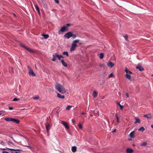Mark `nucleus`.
Segmentation results:
<instances>
[{"label":"nucleus","mask_w":153,"mask_h":153,"mask_svg":"<svg viewBox=\"0 0 153 153\" xmlns=\"http://www.w3.org/2000/svg\"><path fill=\"white\" fill-rule=\"evenodd\" d=\"M55 88L59 92L63 93L65 92L64 88L60 84L57 83L55 85Z\"/></svg>","instance_id":"1"},{"label":"nucleus","mask_w":153,"mask_h":153,"mask_svg":"<svg viewBox=\"0 0 153 153\" xmlns=\"http://www.w3.org/2000/svg\"><path fill=\"white\" fill-rule=\"evenodd\" d=\"M79 41V39H76L74 41L72 44V46L70 50L71 52L74 51L76 47L77 46L76 44L78 43Z\"/></svg>","instance_id":"2"},{"label":"nucleus","mask_w":153,"mask_h":153,"mask_svg":"<svg viewBox=\"0 0 153 153\" xmlns=\"http://www.w3.org/2000/svg\"><path fill=\"white\" fill-rule=\"evenodd\" d=\"M28 69L29 70V74L30 76H35L36 74L34 73L33 70L31 69L30 67L28 66H27Z\"/></svg>","instance_id":"3"},{"label":"nucleus","mask_w":153,"mask_h":153,"mask_svg":"<svg viewBox=\"0 0 153 153\" xmlns=\"http://www.w3.org/2000/svg\"><path fill=\"white\" fill-rule=\"evenodd\" d=\"M72 33L71 32H69L66 33L64 35V36L66 38L68 39L70 37H72Z\"/></svg>","instance_id":"4"},{"label":"nucleus","mask_w":153,"mask_h":153,"mask_svg":"<svg viewBox=\"0 0 153 153\" xmlns=\"http://www.w3.org/2000/svg\"><path fill=\"white\" fill-rule=\"evenodd\" d=\"M66 26H64L62 27L61 28L60 30H59L58 33L59 34H60L61 33V32H65L66 30Z\"/></svg>","instance_id":"5"},{"label":"nucleus","mask_w":153,"mask_h":153,"mask_svg":"<svg viewBox=\"0 0 153 153\" xmlns=\"http://www.w3.org/2000/svg\"><path fill=\"white\" fill-rule=\"evenodd\" d=\"M136 68L138 69L140 71H143L144 70L143 68L139 64L138 65Z\"/></svg>","instance_id":"6"},{"label":"nucleus","mask_w":153,"mask_h":153,"mask_svg":"<svg viewBox=\"0 0 153 153\" xmlns=\"http://www.w3.org/2000/svg\"><path fill=\"white\" fill-rule=\"evenodd\" d=\"M10 121L13 122L14 123L17 124H18L20 122V121L19 120L15 119L12 118H11Z\"/></svg>","instance_id":"7"},{"label":"nucleus","mask_w":153,"mask_h":153,"mask_svg":"<svg viewBox=\"0 0 153 153\" xmlns=\"http://www.w3.org/2000/svg\"><path fill=\"white\" fill-rule=\"evenodd\" d=\"M21 46L23 47V48H25V49L27 50L28 51L30 52V53H34L35 52L34 51L28 48L27 47L23 45H21Z\"/></svg>","instance_id":"8"},{"label":"nucleus","mask_w":153,"mask_h":153,"mask_svg":"<svg viewBox=\"0 0 153 153\" xmlns=\"http://www.w3.org/2000/svg\"><path fill=\"white\" fill-rule=\"evenodd\" d=\"M144 117L146 118L148 120H150L152 119V117L150 114L144 115L143 116Z\"/></svg>","instance_id":"9"},{"label":"nucleus","mask_w":153,"mask_h":153,"mask_svg":"<svg viewBox=\"0 0 153 153\" xmlns=\"http://www.w3.org/2000/svg\"><path fill=\"white\" fill-rule=\"evenodd\" d=\"M46 128L47 132L49 131V129L51 127L50 125L48 123H46L45 125Z\"/></svg>","instance_id":"10"},{"label":"nucleus","mask_w":153,"mask_h":153,"mask_svg":"<svg viewBox=\"0 0 153 153\" xmlns=\"http://www.w3.org/2000/svg\"><path fill=\"white\" fill-rule=\"evenodd\" d=\"M61 123L66 128L68 129H69V127L67 123L65 122L64 121H62L61 122Z\"/></svg>","instance_id":"11"},{"label":"nucleus","mask_w":153,"mask_h":153,"mask_svg":"<svg viewBox=\"0 0 153 153\" xmlns=\"http://www.w3.org/2000/svg\"><path fill=\"white\" fill-rule=\"evenodd\" d=\"M125 76L127 79H128L130 81L133 80V79L131 78V76L128 74H126Z\"/></svg>","instance_id":"12"},{"label":"nucleus","mask_w":153,"mask_h":153,"mask_svg":"<svg viewBox=\"0 0 153 153\" xmlns=\"http://www.w3.org/2000/svg\"><path fill=\"white\" fill-rule=\"evenodd\" d=\"M107 65L110 68H111L114 66V64L111 62H109L107 64Z\"/></svg>","instance_id":"13"},{"label":"nucleus","mask_w":153,"mask_h":153,"mask_svg":"<svg viewBox=\"0 0 153 153\" xmlns=\"http://www.w3.org/2000/svg\"><path fill=\"white\" fill-rule=\"evenodd\" d=\"M133 151L132 149L129 148H127L126 150L127 153H132Z\"/></svg>","instance_id":"14"},{"label":"nucleus","mask_w":153,"mask_h":153,"mask_svg":"<svg viewBox=\"0 0 153 153\" xmlns=\"http://www.w3.org/2000/svg\"><path fill=\"white\" fill-rule=\"evenodd\" d=\"M125 71L126 73V74H132V73L130 71H129L126 68L125 70Z\"/></svg>","instance_id":"15"},{"label":"nucleus","mask_w":153,"mask_h":153,"mask_svg":"<svg viewBox=\"0 0 153 153\" xmlns=\"http://www.w3.org/2000/svg\"><path fill=\"white\" fill-rule=\"evenodd\" d=\"M61 62L62 65L65 67H67V63L64 61L63 60H61Z\"/></svg>","instance_id":"16"},{"label":"nucleus","mask_w":153,"mask_h":153,"mask_svg":"<svg viewBox=\"0 0 153 153\" xmlns=\"http://www.w3.org/2000/svg\"><path fill=\"white\" fill-rule=\"evenodd\" d=\"M56 58H57L59 60H60L62 58H63V56L62 55H59L57 54H56Z\"/></svg>","instance_id":"17"},{"label":"nucleus","mask_w":153,"mask_h":153,"mask_svg":"<svg viewBox=\"0 0 153 153\" xmlns=\"http://www.w3.org/2000/svg\"><path fill=\"white\" fill-rule=\"evenodd\" d=\"M72 151L73 152H75L76 151V147L75 146H73L71 148Z\"/></svg>","instance_id":"18"},{"label":"nucleus","mask_w":153,"mask_h":153,"mask_svg":"<svg viewBox=\"0 0 153 153\" xmlns=\"http://www.w3.org/2000/svg\"><path fill=\"white\" fill-rule=\"evenodd\" d=\"M58 97L61 99H64L65 98V96L64 95H61L59 94L58 93L57 94Z\"/></svg>","instance_id":"19"},{"label":"nucleus","mask_w":153,"mask_h":153,"mask_svg":"<svg viewBox=\"0 0 153 153\" xmlns=\"http://www.w3.org/2000/svg\"><path fill=\"white\" fill-rule=\"evenodd\" d=\"M8 149H9L11 151H19L20 152L22 151V150L20 149H8Z\"/></svg>","instance_id":"20"},{"label":"nucleus","mask_w":153,"mask_h":153,"mask_svg":"<svg viewBox=\"0 0 153 153\" xmlns=\"http://www.w3.org/2000/svg\"><path fill=\"white\" fill-rule=\"evenodd\" d=\"M135 120H136L134 123L135 124H136L137 123H140V119H137L136 117H135Z\"/></svg>","instance_id":"21"},{"label":"nucleus","mask_w":153,"mask_h":153,"mask_svg":"<svg viewBox=\"0 0 153 153\" xmlns=\"http://www.w3.org/2000/svg\"><path fill=\"white\" fill-rule=\"evenodd\" d=\"M130 137L131 138H133L134 136V131H132L129 134Z\"/></svg>","instance_id":"22"},{"label":"nucleus","mask_w":153,"mask_h":153,"mask_svg":"<svg viewBox=\"0 0 153 153\" xmlns=\"http://www.w3.org/2000/svg\"><path fill=\"white\" fill-rule=\"evenodd\" d=\"M42 35L45 39H47L49 37V35L48 34H42Z\"/></svg>","instance_id":"23"},{"label":"nucleus","mask_w":153,"mask_h":153,"mask_svg":"<svg viewBox=\"0 0 153 153\" xmlns=\"http://www.w3.org/2000/svg\"><path fill=\"white\" fill-rule=\"evenodd\" d=\"M117 104L118 105L120 106V109H121V110H122L123 109V107H124L123 105H121L120 103H119V102H117Z\"/></svg>","instance_id":"24"},{"label":"nucleus","mask_w":153,"mask_h":153,"mask_svg":"<svg viewBox=\"0 0 153 153\" xmlns=\"http://www.w3.org/2000/svg\"><path fill=\"white\" fill-rule=\"evenodd\" d=\"M97 96V93L96 91H94L93 93V96L94 98L96 97Z\"/></svg>","instance_id":"25"},{"label":"nucleus","mask_w":153,"mask_h":153,"mask_svg":"<svg viewBox=\"0 0 153 153\" xmlns=\"http://www.w3.org/2000/svg\"><path fill=\"white\" fill-rule=\"evenodd\" d=\"M147 145V143L146 142H144L141 143L140 146H145Z\"/></svg>","instance_id":"26"},{"label":"nucleus","mask_w":153,"mask_h":153,"mask_svg":"<svg viewBox=\"0 0 153 153\" xmlns=\"http://www.w3.org/2000/svg\"><path fill=\"white\" fill-rule=\"evenodd\" d=\"M138 130L143 132L145 130V128L143 127H141L138 129Z\"/></svg>","instance_id":"27"},{"label":"nucleus","mask_w":153,"mask_h":153,"mask_svg":"<svg viewBox=\"0 0 153 153\" xmlns=\"http://www.w3.org/2000/svg\"><path fill=\"white\" fill-rule=\"evenodd\" d=\"M56 54H55V55H53V59H52V60L53 61H55L56 60Z\"/></svg>","instance_id":"28"},{"label":"nucleus","mask_w":153,"mask_h":153,"mask_svg":"<svg viewBox=\"0 0 153 153\" xmlns=\"http://www.w3.org/2000/svg\"><path fill=\"white\" fill-rule=\"evenodd\" d=\"M103 57H104V54H103V53H101L100 54L99 58L100 59H102L103 58Z\"/></svg>","instance_id":"29"},{"label":"nucleus","mask_w":153,"mask_h":153,"mask_svg":"<svg viewBox=\"0 0 153 153\" xmlns=\"http://www.w3.org/2000/svg\"><path fill=\"white\" fill-rule=\"evenodd\" d=\"M39 97L38 96H36L35 97H33V99L34 100H36L39 99Z\"/></svg>","instance_id":"30"},{"label":"nucleus","mask_w":153,"mask_h":153,"mask_svg":"<svg viewBox=\"0 0 153 153\" xmlns=\"http://www.w3.org/2000/svg\"><path fill=\"white\" fill-rule=\"evenodd\" d=\"M1 149L2 150H3L4 151L2 152V153H9L8 152L5 151V150H6L7 149Z\"/></svg>","instance_id":"31"},{"label":"nucleus","mask_w":153,"mask_h":153,"mask_svg":"<svg viewBox=\"0 0 153 153\" xmlns=\"http://www.w3.org/2000/svg\"><path fill=\"white\" fill-rule=\"evenodd\" d=\"M62 54L64 55H66L68 56V52H67V51H65V52H64Z\"/></svg>","instance_id":"32"},{"label":"nucleus","mask_w":153,"mask_h":153,"mask_svg":"<svg viewBox=\"0 0 153 153\" xmlns=\"http://www.w3.org/2000/svg\"><path fill=\"white\" fill-rule=\"evenodd\" d=\"M11 118H5V120L7 121H10Z\"/></svg>","instance_id":"33"},{"label":"nucleus","mask_w":153,"mask_h":153,"mask_svg":"<svg viewBox=\"0 0 153 153\" xmlns=\"http://www.w3.org/2000/svg\"><path fill=\"white\" fill-rule=\"evenodd\" d=\"M36 9L37 10V11L39 10V8L38 6L37 5H36L35 6Z\"/></svg>","instance_id":"34"},{"label":"nucleus","mask_w":153,"mask_h":153,"mask_svg":"<svg viewBox=\"0 0 153 153\" xmlns=\"http://www.w3.org/2000/svg\"><path fill=\"white\" fill-rule=\"evenodd\" d=\"M78 126L80 129H82V126L81 123H79L78 125Z\"/></svg>","instance_id":"35"},{"label":"nucleus","mask_w":153,"mask_h":153,"mask_svg":"<svg viewBox=\"0 0 153 153\" xmlns=\"http://www.w3.org/2000/svg\"><path fill=\"white\" fill-rule=\"evenodd\" d=\"M71 107L72 106L68 105L67 106V107L66 108V109L68 110H69L70 109V108H71Z\"/></svg>","instance_id":"36"},{"label":"nucleus","mask_w":153,"mask_h":153,"mask_svg":"<svg viewBox=\"0 0 153 153\" xmlns=\"http://www.w3.org/2000/svg\"><path fill=\"white\" fill-rule=\"evenodd\" d=\"M76 34H73V33H72V37L74 38V39H75L76 38Z\"/></svg>","instance_id":"37"},{"label":"nucleus","mask_w":153,"mask_h":153,"mask_svg":"<svg viewBox=\"0 0 153 153\" xmlns=\"http://www.w3.org/2000/svg\"><path fill=\"white\" fill-rule=\"evenodd\" d=\"M113 76V74L112 73H111V74H109L108 75V77L109 78H111V77H112Z\"/></svg>","instance_id":"38"},{"label":"nucleus","mask_w":153,"mask_h":153,"mask_svg":"<svg viewBox=\"0 0 153 153\" xmlns=\"http://www.w3.org/2000/svg\"><path fill=\"white\" fill-rule=\"evenodd\" d=\"M20 100L19 99V98H14L13 100V101H18V100Z\"/></svg>","instance_id":"39"},{"label":"nucleus","mask_w":153,"mask_h":153,"mask_svg":"<svg viewBox=\"0 0 153 153\" xmlns=\"http://www.w3.org/2000/svg\"><path fill=\"white\" fill-rule=\"evenodd\" d=\"M124 38L126 40H127L128 39V36L126 35H125L124 36Z\"/></svg>","instance_id":"40"},{"label":"nucleus","mask_w":153,"mask_h":153,"mask_svg":"<svg viewBox=\"0 0 153 153\" xmlns=\"http://www.w3.org/2000/svg\"><path fill=\"white\" fill-rule=\"evenodd\" d=\"M115 117H116V119H117V122L119 123V118H118V116L117 115H115Z\"/></svg>","instance_id":"41"},{"label":"nucleus","mask_w":153,"mask_h":153,"mask_svg":"<svg viewBox=\"0 0 153 153\" xmlns=\"http://www.w3.org/2000/svg\"><path fill=\"white\" fill-rule=\"evenodd\" d=\"M55 2L57 4H59V1L58 0H54Z\"/></svg>","instance_id":"42"},{"label":"nucleus","mask_w":153,"mask_h":153,"mask_svg":"<svg viewBox=\"0 0 153 153\" xmlns=\"http://www.w3.org/2000/svg\"><path fill=\"white\" fill-rule=\"evenodd\" d=\"M72 122L73 123H74L75 122V120L73 119H72Z\"/></svg>","instance_id":"43"},{"label":"nucleus","mask_w":153,"mask_h":153,"mask_svg":"<svg viewBox=\"0 0 153 153\" xmlns=\"http://www.w3.org/2000/svg\"><path fill=\"white\" fill-rule=\"evenodd\" d=\"M38 13V14H39V15H41V14H40V10H38L37 11Z\"/></svg>","instance_id":"44"},{"label":"nucleus","mask_w":153,"mask_h":153,"mask_svg":"<svg viewBox=\"0 0 153 153\" xmlns=\"http://www.w3.org/2000/svg\"><path fill=\"white\" fill-rule=\"evenodd\" d=\"M1 144L3 145H4L5 144H4V143L3 142V141H1Z\"/></svg>","instance_id":"45"},{"label":"nucleus","mask_w":153,"mask_h":153,"mask_svg":"<svg viewBox=\"0 0 153 153\" xmlns=\"http://www.w3.org/2000/svg\"><path fill=\"white\" fill-rule=\"evenodd\" d=\"M9 110H13V108L11 107H9Z\"/></svg>","instance_id":"46"},{"label":"nucleus","mask_w":153,"mask_h":153,"mask_svg":"<svg viewBox=\"0 0 153 153\" xmlns=\"http://www.w3.org/2000/svg\"><path fill=\"white\" fill-rule=\"evenodd\" d=\"M126 96L128 98L129 97V95L127 93H126Z\"/></svg>","instance_id":"47"},{"label":"nucleus","mask_w":153,"mask_h":153,"mask_svg":"<svg viewBox=\"0 0 153 153\" xmlns=\"http://www.w3.org/2000/svg\"><path fill=\"white\" fill-rule=\"evenodd\" d=\"M10 143H12V142L11 141H9L8 142V144L10 145Z\"/></svg>","instance_id":"48"},{"label":"nucleus","mask_w":153,"mask_h":153,"mask_svg":"<svg viewBox=\"0 0 153 153\" xmlns=\"http://www.w3.org/2000/svg\"><path fill=\"white\" fill-rule=\"evenodd\" d=\"M70 24H66V26L68 27H69V26H70Z\"/></svg>","instance_id":"49"},{"label":"nucleus","mask_w":153,"mask_h":153,"mask_svg":"<svg viewBox=\"0 0 153 153\" xmlns=\"http://www.w3.org/2000/svg\"><path fill=\"white\" fill-rule=\"evenodd\" d=\"M151 127L153 128V124L151 125Z\"/></svg>","instance_id":"50"},{"label":"nucleus","mask_w":153,"mask_h":153,"mask_svg":"<svg viewBox=\"0 0 153 153\" xmlns=\"http://www.w3.org/2000/svg\"><path fill=\"white\" fill-rule=\"evenodd\" d=\"M26 146L28 147L29 148H31V147L30 146Z\"/></svg>","instance_id":"51"},{"label":"nucleus","mask_w":153,"mask_h":153,"mask_svg":"<svg viewBox=\"0 0 153 153\" xmlns=\"http://www.w3.org/2000/svg\"><path fill=\"white\" fill-rule=\"evenodd\" d=\"M81 114H82V115H84L85 114V113H84V112H82Z\"/></svg>","instance_id":"52"},{"label":"nucleus","mask_w":153,"mask_h":153,"mask_svg":"<svg viewBox=\"0 0 153 153\" xmlns=\"http://www.w3.org/2000/svg\"><path fill=\"white\" fill-rule=\"evenodd\" d=\"M115 132V129L113 130V131H112V132L113 133H114V132Z\"/></svg>","instance_id":"53"},{"label":"nucleus","mask_w":153,"mask_h":153,"mask_svg":"<svg viewBox=\"0 0 153 153\" xmlns=\"http://www.w3.org/2000/svg\"><path fill=\"white\" fill-rule=\"evenodd\" d=\"M2 114V113L1 112H0V115H1Z\"/></svg>","instance_id":"54"},{"label":"nucleus","mask_w":153,"mask_h":153,"mask_svg":"<svg viewBox=\"0 0 153 153\" xmlns=\"http://www.w3.org/2000/svg\"><path fill=\"white\" fill-rule=\"evenodd\" d=\"M128 140H131V139H129Z\"/></svg>","instance_id":"55"},{"label":"nucleus","mask_w":153,"mask_h":153,"mask_svg":"<svg viewBox=\"0 0 153 153\" xmlns=\"http://www.w3.org/2000/svg\"><path fill=\"white\" fill-rule=\"evenodd\" d=\"M100 66H102V65L101 64V65H100Z\"/></svg>","instance_id":"56"},{"label":"nucleus","mask_w":153,"mask_h":153,"mask_svg":"<svg viewBox=\"0 0 153 153\" xmlns=\"http://www.w3.org/2000/svg\"><path fill=\"white\" fill-rule=\"evenodd\" d=\"M115 132H116V129H115Z\"/></svg>","instance_id":"57"},{"label":"nucleus","mask_w":153,"mask_h":153,"mask_svg":"<svg viewBox=\"0 0 153 153\" xmlns=\"http://www.w3.org/2000/svg\"><path fill=\"white\" fill-rule=\"evenodd\" d=\"M152 76H153V75H152Z\"/></svg>","instance_id":"58"},{"label":"nucleus","mask_w":153,"mask_h":153,"mask_svg":"<svg viewBox=\"0 0 153 153\" xmlns=\"http://www.w3.org/2000/svg\"><path fill=\"white\" fill-rule=\"evenodd\" d=\"M114 120H113V122H114Z\"/></svg>","instance_id":"59"}]
</instances>
